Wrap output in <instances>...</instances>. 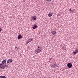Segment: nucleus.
<instances>
[{"label": "nucleus", "instance_id": "1", "mask_svg": "<svg viewBox=\"0 0 78 78\" xmlns=\"http://www.w3.org/2000/svg\"><path fill=\"white\" fill-rule=\"evenodd\" d=\"M6 59H5V60L4 59L3 61L2 62V63H1L0 64V67L2 69H3L4 68H6L8 67V66L6 65Z\"/></svg>", "mask_w": 78, "mask_h": 78}, {"label": "nucleus", "instance_id": "2", "mask_svg": "<svg viewBox=\"0 0 78 78\" xmlns=\"http://www.w3.org/2000/svg\"><path fill=\"white\" fill-rule=\"evenodd\" d=\"M35 51L37 53H39L41 52L42 51V48L40 47V48H37V49H36Z\"/></svg>", "mask_w": 78, "mask_h": 78}, {"label": "nucleus", "instance_id": "3", "mask_svg": "<svg viewBox=\"0 0 78 78\" xmlns=\"http://www.w3.org/2000/svg\"><path fill=\"white\" fill-rule=\"evenodd\" d=\"M52 67L53 68H55V67H58V65L56 63H54V64H52Z\"/></svg>", "mask_w": 78, "mask_h": 78}, {"label": "nucleus", "instance_id": "4", "mask_svg": "<svg viewBox=\"0 0 78 78\" xmlns=\"http://www.w3.org/2000/svg\"><path fill=\"white\" fill-rule=\"evenodd\" d=\"M67 66L68 68H70L72 67V64L70 62L67 64Z\"/></svg>", "mask_w": 78, "mask_h": 78}, {"label": "nucleus", "instance_id": "5", "mask_svg": "<svg viewBox=\"0 0 78 78\" xmlns=\"http://www.w3.org/2000/svg\"><path fill=\"white\" fill-rule=\"evenodd\" d=\"M12 59H9L7 61V64L8 65V63H9V62H12Z\"/></svg>", "mask_w": 78, "mask_h": 78}, {"label": "nucleus", "instance_id": "6", "mask_svg": "<svg viewBox=\"0 0 78 78\" xmlns=\"http://www.w3.org/2000/svg\"><path fill=\"white\" fill-rule=\"evenodd\" d=\"M32 28L33 29H34V30H35L36 28H37V25L36 24H34V27H32Z\"/></svg>", "mask_w": 78, "mask_h": 78}, {"label": "nucleus", "instance_id": "7", "mask_svg": "<svg viewBox=\"0 0 78 78\" xmlns=\"http://www.w3.org/2000/svg\"><path fill=\"white\" fill-rule=\"evenodd\" d=\"M32 19H33V20L34 21V20H36L37 19V17L36 16H32Z\"/></svg>", "mask_w": 78, "mask_h": 78}, {"label": "nucleus", "instance_id": "8", "mask_svg": "<svg viewBox=\"0 0 78 78\" xmlns=\"http://www.w3.org/2000/svg\"><path fill=\"white\" fill-rule=\"evenodd\" d=\"M77 53H78V50L77 48H76V50H75V51H73V53L74 55H76Z\"/></svg>", "mask_w": 78, "mask_h": 78}, {"label": "nucleus", "instance_id": "9", "mask_svg": "<svg viewBox=\"0 0 78 78\" xmlns=\"http://www.w3.org/2000/svg\"><path fill=\"white\" fill-rule=\"evenodd\" d=\"M51 33L53 34V35H54V34H56V32L54 30H52L51 32Z\"/></svg>", "mask_w": 78, "mask_h": 78}, {"label": "nucleus", "instance_id": "10", "mask_svg": "<svg viewBox=\"0 0 78 78\" xmlns=\"http://www.w3.org/2000/svg\"><path fill=\"white\" fill-rule=\"evenodd\" d=\"M22 36L20 34L18 37V39H22Z\"/></svg>", "mask_w": 78, "mask_h": 78}, {"label": "nucleus", "instance_id": "11", "mask_svg": "<svg viewBox=\"0 0 78 78\" xmlns=\"http://www.w3.org/2000/svg\"><path fill=\"white\" fill-rule=\"evenodd\" d=\"M33 38H29L28 39V42H31V41H33Z\"/></svg>", "mask_w": 78, "mask_h": 78}, {"label": "nucleus", "instance_id": "12", "mask_svg": "<svg viewBox=\"0 0 78 78\" xmlns=\"http://www.w3.org/2000/svg\"><path fill=\"white\" fill-rule=\"evenodd\" d=\"M53 16V12L51 13V14L49 13L48 15V16L49 17H51V16Z\"/></svg>", "mask_w": 78, "mask_h": 78}, {"label": "nucleus", "instance_id": "13", "mask_svg": "<svg viewBox=\"0 0 78 78\" xmlns=\"http://www.w3.org/2000/svg\"><path fill=\"white\" fill-rule=\"evenodd\" d=\"M0 78H6V76H0Z\"/></svg>", "mask_w": 78, "mask_h": 78}, {"label": "nucleus", "instance_id": "14", "mask_svg": "<svg viewBox=\"0 0 78 78\" xmlns=\"http://www.w3.org/2000/svg\"><path fill=\"white\" fill-rule=\"evenodd\" d=\"M15 48L16 49V50H18L19 48V47H15Z\"/></svg>", "mask_w": 78, "mask_h": 78}, {"label": "nucleus", "instance_id": "15", "mask_svg": "<svg viewBox=\"0 0 78 78\" xmlns=\"http://www.w3.org/2000/svg\"><path fill=\"white\" fill-rule=\"evenodd\" d=\"M61 16V15H60V13H58L57 14V16L58 17H59V16Z\"/></svg>", "mask_w": 78, "mask_h": 78}, {"label": "nucleus", "instance_id": "16", "mask_svg": "<svg viewBox=\"0 0 78 78\" xmlns=\"http://www.w3.org/2000/svg\"><path fill=\"white\" fill-rule=\"evenodd\" d=\"M46 1H47L48 2H51V0H46Z\"/></svg>", "mask_w": 78, "mask_h": 78}, {"label": "nucleus", "instance_id": "17", "mask_svg": "<svg viewBox=\"0 0 78 78\" xmlns=\"http://www.w3.org/2000/svg\"><path fill=\"white\" fill-rule=\"evenodd\" d=\"M2 30V29L1 28H0V32H1Z\"/></svg>", "mask_w": 78, "mask_h": 78}, {"label": "nucleus", "instance_id": "18", "mask_svg": "<svg viewBox=\"0 0 78 78\" xmlns=\"http://www.w3.org/2000/svg\"><path fill=\"white\" fill-rule=\"evenodd\" d=\"M52 59V58H51L49 59V61H50V60H51Z\"/></svg>", "mask_w": 78, "mask_h": 78}, {"label": "nucleus", "instance_id": "19", "mask_svg": "<svg viewBox=\"0 0 78 78\" xmlns=\"http://www.w3.org/2000/svg\"><path fill=\"white\" fill-rule=\"evenodd\" d=\"M62 49H64V46H63L62 47Z\"/></svg>", "mask_w": 78, "mask_h": 78}, {"label": "nucleus", "instance_id": "20", "mask_svg": "<svg viewBox=\"0 0 78 78\" xmlns=\"http://www.w3.org/2000/svg\"><path fill=\"white\" fill-rule=\"evenodd\" d=\"M26 43H27V44H28L29 43H30L29 42H28V41H27V42H26Z\"/></svg>", "mask_w": 78, "mask_h": 78}, {"label": "nucleus", "instance_id": "21", "mask_svg": "<svg viewBox=\"0 0 78 78\" xmlns=\"http://www.w3.org/2000/svg\"><path fill=\"white\" fill-rule=\"evenodd\" d=\"M41 48V47H40L38 46V48Z\"/></svg>", "mask_w": 78, "mask_h": 78}, {"label": "nucleus", "instance_id": "22", "mask_svg": "<svg viewBox=\"0 0 78 78\" xmlns=\"http://www.w3.org/2000/svg\"><path fill=\"white\" fill-rule=\"evenodd\" d=\"M25 0H23V3H24V2H25Z\"/></svg>", "mask_w": 78, "mask_h": 78}, {"label": "nucleus", "instance_id": "23", "mask_svg": "<svg viewBox=\"0 0 78 78\" xmlns=\"http://www.w3.org/2000/svg\"><path fill=\"white\" fill-rule=\"evenodd\" d=\"M69 11H72L71 9H69Z\"/></svg>", "mask_w": 78, "mask_h": 78}]
</instances>
